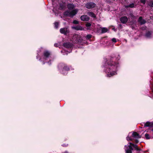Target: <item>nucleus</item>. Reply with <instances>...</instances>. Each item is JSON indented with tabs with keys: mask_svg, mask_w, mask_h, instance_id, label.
<instances>
[{
	"mask_svg": "<svg viewBox=\"0 0 153 153\" xmlns=\"http://www.w3.org/2000/svg\"><path fill=\"white\" fill-rule=\"evenodd\" d=\"M60 33L64 35H67L70 32L69 29L67 27L61 28L60 29Z\"/></svg>",
	"mask_w": 153,
	"mask_h": 153,
	"instance_id": "obj_8",
	"label": "nucleus"
},
{
	"mask_svg": "<svg viewBox=\"0 0 153 153\" xmlns=\"http://www.w3.org/2000/svg\"><path fill=\"white\" fill-rule=\"evenodd\" d=\"M73 23L74 24H77L79 23V22L77 20H74L73 22Z\"/></svg>",
	"mask_w": 153,
	"mask_h": 153,
	"instance_id": "obj_28",
	"label": "nucleus"
},
{
	"mask_svg": "<svg viewBox=\"0 0 153 153\" xmlns=\"http://www.w3.org/2000/svg\"><path fill=\"white\" fill-rule=\"evenodd\" d=\"M145 137L147 139H150L149 135L147 133H146L145 134Z\"/></svg>",
	"mask_w": 153,
	"mask_h": 153,
	"instance_id": "obj_26",
	"label": "nucleus"
},
{
	"mask_svg": "<svg viewBox=\"0 0 153 153\" xmlns=\"http://www.w3.org/2000/svg\"><path fill=\"white\" fill-rule=\"evenodd\" d=\"M54 24L55 28H58V27H59V23L58 22H55Z\"/></svg>",
	"mask_w": 153,
	"mask_h": 153,
	"instance_id": "obj_23",
	"label": "nucleus"
},
{
	"mask_svg": "<svg viewBox=\"0 0 153 153\" xmlns=\"http://www.w3.org/2000/svg\"><path fill=\"white\" fill-rule=\"evenodd\" d=\"M149 5L153 7V1H150L149 2Z\"/></svg>",
	"mask_w": 153,
	"mask_h": 153,
	"instance_id": "obj_27",
	"label": "nucleus"
},
{
	"mask_svg": "<svg viewBox=\"0 0 153 153\" xmlns=\"http://www.w3.org/2000/svg\"><path fill=\"white\" fill-rule=\"evenodd\" d=\"M126 139L128 141H132L133 140V139L128 136L126 137Z\"/></svg>",
	"mask_w": 153,
	"mask_h": 153,
	"instance_id": "obj_24",
	"label": "nucleus"
},
{
	"mask_svg": "<svg viewBox=\"0 0 153 153\" xmlns=\"http://www.w3.org/2000/svg\"><path fill=\"white\" fill-rule=\"evenodd\" d=\"M72 28L77 30H82V27L80 26H74L72 27Z\"/></svg>",
	"mask_w": 153,
	"mask_h": 153,
	"instance_id": "obj_19",
	"label": "nucleus"
},
{
	"mask_svg": "<svg viewBox=\"0 0 153 153\" xmlns=\"http://www.w3.org/2000/svg\"><path fill=\"white\" fill-rule=\"evenodd\" d=\"M152 131H153V129H152Z\"/></svg>",
	"mask_w": 153,
	"mask_h": 153,
	"instance_id": "obj_38",
	"label": "nucleus"
},
{
	"mask_svg": "<svg viewBox=\"0 0 153 153\" xmlns=\"http://www.w3.org/2000/svg\"><path fill=\"white\" fill-rule=\"evenodd\" d=\"M92 37V36L90 34L87 35L86 36V39H90Z\"/></svg>",
	"mask_w": 153,
	"mask_h": 153,
	"instance_id": "obj_25",
	"label": "nucleus"
},
{
	"mask_svg": "<svg viewBox=\"0 0 153 153\" xmlns=\"http://www.w3.org/2000/svg\"><path fill=\"white\" fill-rule=\"evenodd\" d=\"M96 4L92 2L87 3L85 5L86 7L88 9L94 8Z\"/></svg>",
	"mask_w": 153,
	"mask_h": 153,
	"instance_id": "obj_9",
	"label": "nucleus"
},
{
	"mask_svg": "<svg viewBox=\"0 0 153 153\" xmlns=\"http://www.w3.org/2000/svg\"><path fill=\"white\" fill-rule=\"evenodd\" d=\"M62 153H68V152L67 151H65L64 152H62Z\"/></svg>",
	"mask_w": 153,
	"mask_h": 153,
	"instance_id": "obj_35",
	"label": "nucleus"
},
{
	"mask_svg": "<svg viewBox=\"0 0 153 153\" xmlns=\"http://www.w3.org/2000/svg\"><path fill=\"white\" fill-rule=\"evenodd\" d=\"M152 123H153V122H152Z\"/></svg>",
	"mask_w": 153,
	"mask_h": 153,
	"instance_id": "obj_39",
	"label": "nucleus"
},
{
	"mask_svg": "<svg viewBox=\"0 0 153 153\" xmlns=\"http://www.w3.org/2000/svg\"><path fill=\"white\" fill-rule=\"evenodd\" d=\"M115 59V58H111L110 60H107L103 65L104 71L108 77H110L117 74L116 72L119 65L118 62L114 61Z\"/></svg>",
	"mask_w": 153,
	"mask_h": 153,
	"instance_id": "obj_1",
	"label": "nucleus"
},
{
	"mask_svg": "<svg viewBox=\"0 0 153 153\" xmlns=\"http://www.w3.org/2000/svg\"><path fill=\"white\" fill-rule=\"evenodd\" d=\"M54 46L55 47H57L58 46V44H56V43H55L54 44Z\"/></svg>",
	"mask_w": 153,
	"mask_h": 153,
	"instance_id": "obj_34",
	"label": "nucleus"
},
{
	"mask_svg": "<svg viewBox=\"0 0 153 153\" xmlns=\"http://www.w3.org/2000/svg\"><path fill=\"white\" fill-rule=\"evenodd\" d=\"M91 23H87L86 24V26L87 27H89L91 26Z\"/></svg>",
	"mask_w": 153,
	"mask_h": 153,
	"instance_id": "obj_29",
	"label": "nucleus"
},
{
	"mask_svg": "<svg viewBox=\"0 0 153 153\" xmlns=\"http://www.w3.org/2000/svg\"><path fill=\"white\" fill-rule=\"evenodd\" d=\"M140 1L141 3L145 4L146 2V0H140Z\"/></svg>",
	"mask_w": 153,
	"mask_h": 153,
	"instance_id": "obj_31",
	"label": "nucleus"
},
{
	"mask_svg": "<svg viewBox=\"0 0 153 153\" xmlns=\"http://www.w3.org/2000/svg\"><path fill=\"white\" fill-rule=\"evenodd\" d=\"M52 0V3L53 6V11H54V10H62L64 9L65 6L63 4H59V5H56L55 4V3L54 2H56L57 0Z\"/></svg>",
	"mask_w": 153,
	"mask_h": 153,
	"instance_id": "obj_5",
	"label": "nucleus"
},
{
	"mask_svg": "<svg viewBox=\"0 0 153 153\" xmlns=\"http://www.w3.org/2000/svg\"><path fill=\"white\" fill-rule=\"evenodd\" d=\"M138 21L141 25L144 24L146 22V21L144 19H143L142 17H139Z\"/></svg>",
	"mask_w": 153,
	"mask_h": 153,
	"instance_id": "obj_13",
	"label": "nucleus"
},
{
	"mask_svg": "<svg viewBox=\"0 0 153 153\" xmlns=\"http://www.w3.org/2000/svg\"><path fill=\"white\" fill-rule=\"evenodd\" d=\"M67 7L68 9L71 10L73 9L75 6L73 4H67Z\"/></svg>",
	"mask_w": 153,
	"mask_h": 153,
	"instance_id": "obj_15",
	"label": "nucleus"
},
{
	"mask_svg": "<svg viewBox=\"0 0 153 153\" xmlns=\"http://www.w3.org/2000/svg\"><path fill=\"white\" fill-rule=\"evenodd\" d=\"M112 41L114 43H115L117 42L116 39L115 38H113L112 39Z\"/></svg>",
	"mask_w": 153,
	"mask_h": 153,
	"instance_id": "obj_30",
	"label": "nucleus"
},
{
	"mask_svg": "<svg viewBox=\"0 0 153 153\" xmlns=\"http://www.w3.org/2000/svg\"><path fill=\"white\" fill-rule=\"evenodd\" d=\"M71 51L70 50L69 51H66L64 50L63 51H61V52L62 53H63V54L65 55H67L68 53H70Z\"/></svg>",
	"mask_w": 153,
	"mask_h": 153,
	"instance_id": "obj_21",
	"label": "nucleus"
},
{
	"mask_svg": "<svg viewBox=\"0 0 153 153\" xmlns=\"http://www.w3.org/2000/svg\"><path fill=\"white\" fill-rule=\"evenodd\" d=\"M74 37L76 38L73 40V42L74 43L81 44L82 41V38L79 37L78 35H75L74 36Z\"/></svg>",
	"mask_w": 153,
	"mask_h": 153,
	"instance_id": "obj_7",
	"label": "nucleus"
},
{
	"mask_svg": "<svg viewBox=\"0 0 153 153\" xmlns=\"http://www.w3.org/2000/svg\"><path fill=\"white\" fill-rule=\"evenodd\" d=\"M63 45L64 47L67 49L71 48L72 46V45L69 42L64 43Z\"/></svg>",
	"mask_w": 153,
	"mask_h": 153,
	"instance_id": "obj_11",
	"label": "nucleus"
},
{
	"mask_svg": "<svg viewBox=\"0 0 153 153\" xmlns=\"http://www.w3.org/2000/svg\"><path fill=\"white\" fill-rule=\"evenodd\" d=\"M152 32L151 31H148L145 34L146 37L148 38H150L152 36Z\"/></svg>",
	"mask_w": 153,
	"mask_h": 153,
	"instance_id": "obj_17",
	"label": "nucleus"
},
{
	"mask_svg": "<svg viewBox=\"0 0 153 153\" xmlns=\"http://www.w3.org/2000/svg\"><path fill=\"white\" fill-rule=\"evenodd\" d=\"M59 72L64 75H66L69 70V68L67 65L63 63H60L58 66Z\"/></svg>",
	"mask_w": 153,
	"mask_h": 153,
	"instance_id": "obj_4",
	"label": "nucleus"
},
{
	"mask_svg": "<svg viewBox=\"0 0 153 153\" xmlns=\"http://www.w3.org/2000/svg\"><path fill=\"white\" fill-rule=\"evenodd\" d=\"M112 29H113V30H114V31H116V29H115V28H113Z\"/></svg>",
	"mask_w": 153,
	"mask_h": 153,
	"instance_id": "obj_37",
	"label": "nucleus"
},
{
	"mask_svg": "<svg viewBox=\"0 0 153 153\" xmlns=\"http://www.w3.org/2000/svg\"><path fill=\"white\" fill-rule=\"evenodd\" d=\"M132 136L135 138H141V136L136 132H133L132 134Z\"/></svg>",
	"mask_w": 153,
	"mask_h": 153,
	"instance_id": "obj_14",
	"label": "nucleus"
},
{
	"mask_svg": "<svg viewBox=\"0 0 153 153\" xmlns=\"http://www.w3.org/2000/svg\"><path fill=\"white\" fill-rule=\"evenodd\" d=\"M128 144L126 145L125 146L124 149L126 153H132V151L133 150L132 147L137 151H140V149L138 147L137 145L131 143H128Z\"/></svg>",
	"mask_w": 153,
	"mask_h": 153,
	"instance_id": "obj_3",
	"label": "nucleus"
},
{
	"mask_svg": "<svg viewBox=\"0 0 153 153\" xmlns=\"http://www.w3.org/2000/svg\"><path fill=\"white\" fill-rule=\"evenodd\" d=\"M78 11V10L77 9H74L71 11L67 10L64 13V15L65 16H68L70 17H73L77 13Z\"/></svg>",
	"mask_w": 153,
	"mask_h": 153,
	"instance_id": "obj_6",
	"label": "nucleus"
},
{
	"mask_svg": "<svg viewBox=\"0 0 153 153\" xmlns=\"http://www.w3.org/2000/svg\"><path fill=\"white\" fill-rule=\"evenodd\" d=\"M120 57L119 55H118L117 57V58L116 59L117 61L120 59Z\"/></svg>",
	"mask_w": 153,
	"mask_h": 153,
	"instance_id": "obj_32",
	"label": "nucleus"
},
{
	"mask_svg": "<svg viewBox=\"0 0 153 153\" xmlns=\"http://www.w3.org/2000/svg\"><path fill=\"white\" fill-rule=\"evenodd\" d=\"M108 30V29L106 27H102L101 28V31L102 33L106 32Z\"/></svg>",
	"mask_w": 153,
	"mask_h": 153,
	"instance_id": "obj_22",
	"label": "nucleus"
},
{
	"mask_svg": "<svg viewBox=\"0 0 153 153\" xmlns=\"http://www.w3.org/2000/svg\"><path fill=\"white\" fill-rule=\"evenodd\" d=\"M135 142L136 143H137L138 142V140H135Z\"/></svg>",
	"mask_w": 153,
	"mask_h": 153,
	"instance_id": "obj_36",
	"label": "nucleus"
},
{
	"mask_svg": "<svg viewBox=\"0 0 153 153\" xmlns=\"http://www.w3.org/2000/svg\"><path fill=\"white\" fill-rule=\"evenodd\" d=\"M136 5H135L134 3H133L131 4H130L129 5H126L125 6V7L126 8H133L135 7Z\"/></svg>",
	"mask_w": 153,
	"mask_h": 153,
	"instance_id": "obj_18",
	"label": "nucleus"
},
{
	"mask_svg": "<svg viewBox=\"0 0 153 153\" xmlns=\"http://www.w3.org/2000/svg\"><path fill=\"white\" fill-rule=\"evenodd\" d=\"M41 48L39 49L38 51L37 56H36V59L39 60L41 61L42 62V64H44L45 63H47L50 65L51 64V62L53 60V58L52 56V55L50 52L47 51H45L43 53V54L42 57L40 58L39 52L41 51Z\"/></svg>",
	"mask_w": 153,
	"mask_h": 153,
	"instance_id": "obj_2",
	"label": "nucleus"
},
{
	"mask_svg": "<svg viewBox=\"0 0 153 153\" xmlns=\"http://www.w3.org/2000/svg\"><path fill=\"white\" fill-rule=\"evenodd\" d=\"M81 20L84 21H88L89 20V18L87 15H84L80 17Z\"/></svg>",
	"mask_w": 153,
	"mask_h": 153,
	"instance_id": "obj_10",
	"label": "nucleus"
},
{
	"mask_svg": "<svg viewBox=\"0 0 153 153\" xmlns=\"http://www.w3.org/2000/svg\"><path fill=\"white\" fill-rule=\"evenodd\" d=\"M128 20V18L126 16H123L121 17L120 19V21L123 24L126 23L127 22Z\"/></svg>",
	"mask_w": 153,
	"mask_h": 153,
	"instance_id": "obj_12",
	"label": "nucleus"
},
{
	"mask_svg": "<svg viewBox=\"0 0 153 153\" xmlns=\"http://www.w3.org/2000/svg\"><path fill=\"white\" fill-rule=\"evenodd\" d=\"M144 126L146 127H153V123L148 121L145 123Z\"/></svg>",
	"mask_w": 153,
	"mask_h": 153,
	"instance_id": "obj_16",
	"label": "nucleus"
},
{
	"mask_svg": "<svg viewBox=\"0 0 153 153\" xmlns=\"http://www.w3.org/2000/svg\"><path fill=\"white\" fill-rule=\"evenodd\" d=\"M146 27H143L141 28L142 30H145L146 29Z\"/></svg>",
	"mask_w": 153,
	"mask_h": 153,
	"instance_id": "obj_33",
	"label": "nucleus"
},
{
	"mask_svg": "<svg viewBox=\"0 0 153 153\" xmlns=\"http://www.w3.org/2000/svg\"><path fill=\"white\" fill-rule=\"evenodd\" d=\"M88 14L89 16L93 18H95L96 17L95 15L92 12H90L88 13Z\"/></svg>",
	"mask_w": 153,
	"mask_h": 153,
	"instance_id": "obj_20",
	"label": "nucleus"
}]
</instances>
